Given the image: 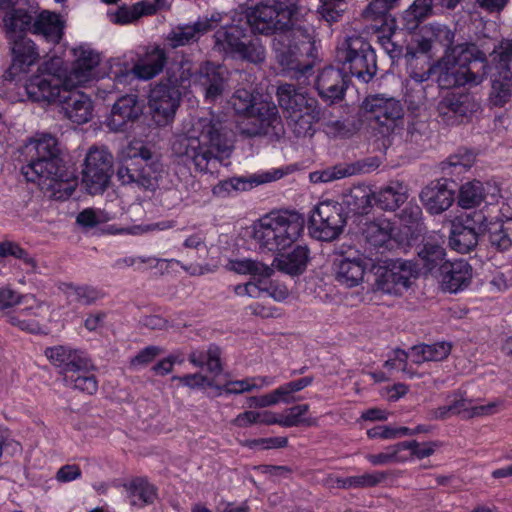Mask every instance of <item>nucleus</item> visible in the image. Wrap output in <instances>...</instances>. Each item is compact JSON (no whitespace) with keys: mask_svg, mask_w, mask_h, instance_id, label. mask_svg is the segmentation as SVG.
Segmentation results:
<instances>
[{"mask_svg":"<svg viewBox=\"0 0 512 512\" xmlns=\"http://www.w3.org/2000/svg\"><path fill=\"white\" fill-rule=\"evenodd\" d=\"M11 256L20 261V267L27 274L39 273L38 261L34 255L14 241L0 242V257Z\"/></svg>","mask_w":512,"mask_h":512,"instance_id":"obj_41","label":"nucleus"},{"mask_svg":"<svg viewBox=\"0 0 512 512\" xmlns=\"http://www.w3.org/2000/svg\"><path fill=\"white\" fill-rule=\"evenodd\" d=\"M290 36L287 33L280 34L274 39L276 59L283 70L292 73V77L307 76L312 70V64L302 60L303 56L311 50L312 37L307 35L300 45L290 44Z\"/></svg>","mask_w":512,"mask_h":512,"instance_id":"obj_14","label":"nucleus"},{"mask_svg":"<svg viewBox=\"0 0 512 512\" xmlns=\"http://www.w3.org/2000/svg\"><path fill=\"white\" fill-rule=\"evenodd\" d=\"M439 116L449 125L468 118L479 109V103L471 94L449 93L438 103Z\"/></svg>","mask_w":512,"mask_h":512,"instance_id":"obj_24","label":"nucleus"},{"mask_svg":"<svg viewBox=\"0 0 512 512\" xmlns=\"http://www.w3.org/2000/svg\"><path fill=\"white\" fill-rule=\"evenodd\" d=\"M277 177H271L266 174L264 177H234L225 181L220 182V184L216 187L217 193L225 192L230 194L234 191H245L251 189L254 185H259L265 182H269L271 180L276 179Z\"/></svg>","mask_w":512,"mask_h":512,"instance_id":"obj_50","label":"nucleus"},{"mask_svg":"<svg viewBox=\"0 0 512 512\" xmlns=\"http://www.w3.org/2000/svg\"><path fill=\"white\" fill-rule=\"evenodd\" d=\"M247 21L253 30L270 34L285 30L290 20L286 10L274 5L259 4L247 14Z\"/></svg>","mask_w":512,"mask_h":512,"instance_id":"obj_23","label":"nucleus"},{"mask_svg":"<svg viewBox=\"0 0 512 512\" xmlns=\"http://www.w3.org/2000/svg\"><path fill=\"white\" fill-rule=\"evenodd\" d=\"M64 292L70 303H78L83 306L92 305L103 297V294L98 289L86 285L75 286L68 284Z\"/></svg>","mask_w":512,"mask_h":512,"instance_id":"obj_49","label":"nucleus"},{"mask_svg":"<svg viewBox=\"0 0 512 512\" xmlns=\"http://www.w3.org/2000/svg\"><path fill=\"white\" fill-rule=\"evenodd\" d=\"M415 266L406 260L390 261L379 280L381 289L387 293H400L409 288L411 279L415 277Z\"/></svg>","mask_w":512,"mask_h":512,"instance_id":"obj_25","label":"nucleus"},{"mask_svg":"<svg viewBox=\"0 0 512 512\" xmlns=\"http://www.w3.org/2000/svg\"><path fill=\"white\" fill-rule=\"evenodd\" d=\"M75 57L71 70L65 75V87L77 88L99 78L98 65L100 54L86 45H80L72 50Z\"/></svg>","mask_w":512,"mask_h":512,"instance_id":"obj_21","label":"nucleus"},{"mask_svg":"<svg viewBox=\"0 0 512 512\" xmlns=\"http://www.w3.org/2000/svg\"><path fill=\"white\" fill-rule=\"evenodd\" d=\"M346 224L343 207L333 200L319 202L311 212L309 229L313 237L322 241L335 240Z\"/></svg>","mask_w":512,"mask_h":512,"instance_id":"obj_13","label":"nucleus"},{"mask_svg":"<svg viewBox=\"0 0 512 512\" xmlns=\"http://www.w3.org/2000/svg\"><path fill=\"white\" fill-rule=\"evenodd\" d=\"M142 113L138 98L134 94L125 95L114 103L107 126L114 132L123 131L129 122L135 121Z\"/></svg>","mask_w":512,"mask_h":512,"instance_id":"obj_29","label":"nucleus"},{"mask_svg":"<svg viewBox=\"0 0 512 512\" xmlns=\"http://www.w3.org/2000/svg\"><path fill=\"white\" fill-rule=\"evenodd\" d=\"M489 242L499 251H506L512 247V217L491 223L489 228Z\"/></svg>","mask_w":512,"mask_h":512,"instance_id":"obj_46","label":"nucleus"},{"mask_svg":"<svg viewBox=\"0 0 512 512\" xmlns=\"http://www.w3.org/2000/svg\"><path fill=\"white\" fill-rule=\"evenodd\" d=\"M26 149L29 159L21 169L26 180L37 183L42 190L57 198L63 196L62 192L70 196L74 188L67 182L57 138L42 134L30 141Z\"/></svg>","mask_w":512,"mask_h":512,"instance_id":"obj_2","label":"nucleus"},{"mask_svg":"<svg viewBox=\"0 0 512 512\" xmlns=\"http://www.w3.org/2000/svg\"><path fill=\"white\" fill-rule=\"evenodd\" d=\"M227 269L238 274H249L253 277L269 278L274 269L260 261L250 258L232 259L226 265Z\"/></svg>","mask_w":512,"mask_h":512,"instance_id":"obj_48","label":"nucleus"},{"mask_svg":"<svg viewBox=\"0 0 512 512\" xmlns=\"http://www.w3.org/2000/svg\"><path fill=\"white\" fill-rule=\"evenodd\" d=\"M475 161V155L469 151H459L451 155L444 165L459 169V172L466 171L472 167Z\"/></svg>","mask_w":512,"mask_h":512,"instance_id":"obj_63","label":"nucleus"},{"mask_svg":"<svg viewBox=\"0 0 512 512\" xmlns=\"http://www.w3.org/2000/svg\"><path fill=\"white\" fill-rule=\"evenodd\" d=\"M12 54L10 72L18 74L26 72L39 59V52L34 42L28 38H20L8 41Z\"/></svg>","mask_w":512,"mask_h":512,"instance_id":"obj_33","label":"nucleus"},{"mask_svg":"<svg viewBox=\"0 0 512 512\" xmlns=\"http://www.w3.org/2000/svg\"><path fill=\"white\" fill-rule=\"evenodd\" d=\"M272 268L275 266L279 271L295 276L302 274L309 260V249L305 245H297L291 252L275 253Z\"/></svg>","mask_w":512,"mask_h":512,"instance_id":"obj_34","label":"nucleus"},{"mask_svg":"<svg viewBox=\"0 0 512 512\" xmlns=\"http://www.w3.org/2000/svg\"><path fill=\"white\" fill-rule=\"evenodd\" d=\"M63 27L58 14L44 10L34 19L32 32L42 35L48 42L58 43L62 38Z\"/></svg>","mask_w":512,"mask_h":512,"instance_id":"obj_35","label":"nucleus"},{"mask_svg":"<svg viewBox=\"0 0 512 512\" xmlns=\"http://www.w3.org/2000/svg\"><path fill=\"white\" fill-rule=\"evenodd\" d=\"M512 97V80H505L494 74L492 80L491 91L489 94V102L496 107H503L510 101Z\"/></svg>","mask_w":512,"mask_h":512,"instance_id":"obj_51","label":"nucleus"},{"mask_svg":"<svg viewBox=\"0 0 512 512\" xmlns=\"http://www.w3.org/2000/svg\"><path fill=\"white\" fill-rule=\"evenodd\" d=\"M276 96L279 106L286 114L287 124L295 136H313L314 124L320 120L317 100L308 96L302 88L290 83L279 85Z\"/></svg>","mask_w":512,"mask_h":512,"instance_id":"obj_5","label":"nucleus"},{"mask_svg":"<svg viewBox=\"0 0 512 512\" xmlns=\"http://www.w3.org/2000/svg\"><path fill=\"white\" fill-rule=\"evenodd\" d=\"M438 84L443 89L477 86L488 74L485 54L475 44L456 45L439 64Z\"/></svg>","mask_w":512,"mask_h":512,"instance_id":"obj_3","label":"nucleus"},{"mask_svg":"<svg viewBox=\"0 0 512 512\" xmlns=\"http://www.w3.org/2000/svg\"><path fill=\"white\" fill-rule=\"evenodd\" d=\"M110 220V217L104 211L94 208H86L81 211L76 218L78 225L84 228H93L99 224Z\"/></svg>","mask_w":512,"mask_h":512,"instance_id":"obj_57","label":"nucleus"},{"mask_svg":"<svg viewBox=\"0 0 512 512\" xmlns=\"http://www.w3.org/2000/svg\"><path fill=\"white\" fill-rule=\"evenodd\" d=\"M112 160V155L106 149L94 147L89 150L82 177L89 194H99L107 188L111 176Z\"/></svg>","mask_w":512,"mask_h":512,"instance_id":"obj_16","label":"nucleus"},{"mask_svg":"<svg viewBox=\"0 0 512 512\" xmlns=\"http://www.w3.org/2000/svg\"><path fill=\"white\" fill-rule=\"evenodd\" d=\"M400 0H373L364 12L369 20H386L389 11L395 8Z\"/></svg>","mask_w":512,"mask_h":512,"instance_id":"obj_55","label":"nucleus"},{"mask_svg":"<svg viewBox=\"0 0 512 512\" xmlns=\"http://www.w3.org/2000/svg\"><path fill=\"white\" fill-rule=\"evenodd\" d=\"M165 173L164 165L153 159L151 151L141 147L138 156L125 160L117 169V178L123 185H134L154 190Z\"/></svg>","mask_w":512,"mask_h":512,"instance_id":"obj_8","label":"nucleus"},{"mask_svg":"<svg viewBox=\"0 0 512 512\" xmlns=\"http://www.w3.org/2000/svg\"><path fill=\"white\" fill-rule=\"evenodd\" d=\"M44 354L62 372L65 374L72 373L70 377L66 376L70 381L77 382L83 380L85 382H93L94 384L98 382L95 375L87 371L90 364L81 352L73 350L68 346L58 345L46 348Z\"/></svg>","mask_w":512,"mask_h":512,"instance_id":"obj_15","label":"nucleus"},{"mask_svg":"<svg viewBox=\"0 0 512 512\" xmlns=\"http://www.w3.org/2000/svg\"><path fill=\"white\" fill-rule=\"evenodd\" d=\"M319 13L327 22L338 21L346 8L345 0H322Z\"/></svg>","mask_w":512,"mask_h":512,"instance_id":"obj_58","label":"nucleus"},{"mask_svg":"<svg viewBox=\"0 0 512 512\" xmlns=\"http://www.w3.org/2000/svg\"><path fill=\"white\" fill-rule=\"evenodd\" d=\"M32 308H24L19 311H13L6 314V320L12 326H15L23 331L35 333L39 330V324L27 317L34 315Z\"/></svg>","mask_w":512,"mask_h":512,"instance_id":"obj_53","label":"nucleus"},{"mask_svg":"<svg viewBox=\"0 0 512 512\" xmlns=\"http://www.w3.org/2000/svg\"><path fill=\"white\" fill-rule=\"evenodd\" d=\"M450 402L452 405V414L460 415L464 419L493 415L502 404L500 400H493L487 404H482L480 399L472 398L461 390L453 394Z\"/></svg>","mask_w":512,"mask_h":512,"instance_id":"obj_27","label":"nucleus"},{"mask_svg":"<svg viewBox=\"0 0 512 512\" xmlns=\"http://www.w3.org/2000/svg\"><path fill=\"white\" fill-rule=\"evenodd\" d=\"M318 95L329 103H335L343 99L347 88L346 76L343 71L328 66L323 68L316 78L315 83Z\"/></svg>","mask_w":512,"mask_h":512,"instance_id":"obj_26","label":"nucleus"},{"mask_svg":"<svg viewBox=\"0 0 512 512\" xmlns=\"http://www.w3.org/2000/svg\"><path fill=\"white\" fill-rule=\"evenodd\" d=\"M231 105L236 114L244 116L246 118L259 101L256 100L255 96L246 89H238L234 92L231 97Z\"/></svg>","mask_w":512,"mask_h":512,"instance_id":"obj_52","label":"nucleus"},{"mask_svg":"<svg viewBox=\"0 0 512 512\" xmlns=\"http://www.w3.org/2000/svg\"><path fill=\"white\" fill-rule=\"evenodd\" d=\"M362 107L368 114V119L375 122L383 135L392 132L396 122L404 114L403 106L399 100L379 94L368 96Z\"/></svg>","mask_w":512,"mask_h":512,"instance_id":"obj_17","label":"nucleus"},{"mask_svg":"<svg viewBox=\"0 0 512 512\" xmlns=\"http://www.w3.org/2000/svg\"><path fill=\"white\" fill-rule=\"evenodd\" d=\"M162 352L163 350L158 346H147L131 359L130 364L134 368L146 366L162 354Z\"/></svg>","mask_w":512,"mask_h":512,"instance_id":"obj_64","label":"nucleus"},{"mask_svg":"<svg viewBox=\"0 0 512 512\" xmlns=\"http://www.w3.org/2000/svg\"><path fill=\"white\" fill-rule=\"evenodd\" d=\"M484 221V215L477 211L455 218L452 221L449 236L451 248L460 253L471 251L478 243Z\"/></svg>","mask_w":512,"mask_h":512,"instance_id":"obj_20","label":"nucleus"},{"mask_svg":"<svg viewBox=\"0 0 512 512\" xmlns=\"http://www.w3.org/2000/svg\"><path fill=\"white\" fill-rule=\"evenodd\" d=\"M337 60L343 70L363 82H369L376 74V55L371 45L360 36H350L337 49Z\"/></svg>","mask_w":512,"mask_h":512,"instance_id":"obj_9","label":"nucleus"},{"mask_svg":"<svg viewBox=\"0 0 512 512\" xmlns=\"http://www.w3.org/2000/svg\"><path fill=\"white\" fill-rule=\"evenodd\" d=\"M308 408L306 404L296 405L290 408L286 415L280 417L279 425L282 427H295L302 423L311 425L312 422L302 418L308 411Z\"/></svg>","mask_w":512,"mask_h":512,"instance_id":"obj_59","label":"nucleus"},{"mask_svg":"<svg viewBox=\"0 0 512 512\" xmlns=\"http://www.w3.org/2000/svg\"><path fill=\"white\" fill-rule=\"evenodd\" d=\"M304 223L297 211H271L254 223L252 237L262 252L280 253L302 237Z\"/></svg>","mask_w":512,"mask_h":512,"instance_id":"obj_4","label":"nucleus"},{"mask_svg":"<svg viewBox=\"0 0 512 512\" xmlns=\"http://www.w3.org/2000/svg\"><path fill=\"white\" fill-rule=\"evenodd\" d=\"M377 205L383 210H395L408 198V187L399 181H391L375 194Z\"/></svg>","mask_w":512,"mask_h":512,"instance_id":"obj_36","label":"nucleus"},{"mask_svg":"<svg viewBox=\"0 0 512 512\" xmlns=\"http://www.w3.org/2000/svg\"><path fill=\"white\" fill-rule=\"evenodd\" d=\"M367 268L368 260L361 255L353 258L341 256L333 262L335 280L347 288L358 286L363 281Z\"/></svg>","mask_w":512,"mask_h":512,"instance_id":"obj_28","label":"nucleus"},{"mask_svg":"<svg viewBox=\"0 0 512 512\" xmlns=\"http://www.w3.org/2000/svg\"><path fill=\"white\" fill-rule=\"evenodd\" d=\"M387 478V474L382 471L367 472L362 475L349 477H337L331 479L332 486L342 489L351 488H369L374 487L383 482Z\"/></svg>","mask_w":512,"mask_h":512,"instance_id":"obj_45","label":"nucleus"},{"mask_svg":"<svg viewBox=\"0 0 512 512\" xmlns=\"http://www.w3.org/2000/svg\"><path fill=\"white\" fill-rule=\"evenodd\" d=\"M241 134L248 137L268 136L278 140L284 133V125L277 106L273 102L261 100L239 124Z\"/></svg>","mask_w":512,"mask_h":512,"instance_id":"obj_12","label":"nucleus"},{"mask_svg":"<svg viewBox=\"0 0 512 512\" xmlns=\"http://www.w3.org/2000/svg\"><path fill=\"white\" fill-rule=\"evenodd\" d=\"M490 189L496 190V187H493L489 183H487L485 186L478 180L463 184L459 191V206L464 209H471L480 205L482 201L485 200L486 194Z\"/></svg>","mask_w":512,"mask_h":512,"instance_id":"obj_40","label":"nucleus"},{"mask_svg":"<svg viewBox=\"0 0 512 512\" xmlns=\"http://www.w3.org/2000/svg\"><path fill=\"white\" fill-rule=\"evenodd\" d=\"M451 344L448 342H437L433 344H419L411 347L408 352L397 349L394 351V357L388 359L384 367L390 371L395 370L401 373L406 379H412L416 372L412 367L408 368V361L412 364H423L431 361H442L448 357L451 352Z\"/></svg>","mask_w":512,"mask_h":512,"instance_id":"obj_11","label":"nucleus"},{"mask_svg":"<svg viewBox=\"0 0 512 512\" xmlns=\"http://www.w3.org/2000/svg\"><path fill=\"white\" fill-rule=\"evenodd\" d=\"M433 0H415L407 10L403 12V28L408 31L415 30L419 23L432 14Z\"/></svg>","mask_w":512,"mask_h":512,"instance_id":"obj_47","label":"nucleus"},{"mask_svg":"<svg viewBox=\"0 0 512 512\" xmlns=\"http://www.w3.org/2000/svg\"><path fill=\"white\" fill-rule=\"evenodd\" d=\"M346 203L355 212H363L371 204L370 191L365 187H354L347 196Z\"/></svg>","mask_w":512,"mask_h":512,"instance_id":"obj_56","label":"nucleus"},{"mask_svg":"<svg viewBox=\"0 0 512 512\" xmlns=\"http://www.w3.org/2000/svg\"><path fill=\"white\" fill-rule=\"evenodd\" d=\"M400 223L408 229L406 235L417 230L422 219V209L417 203L409 202L398 214Z\"/></svg>","mask_w":512,"mask_h":512,"instance_id":"obj_54","label":"nucleus"},{"mask_svg":"<svg viewBox=\"0 0 512 512\" xmlns=\"http://www.w3.org/2000/svg\"><path fill=\"white\" fill-rule=\"evenodd\" d=\"M237 55L250 62L259 63L265 59V50L258 41H249L244 42Z\"/></svg>","mask_w":512,"mask_h":512,"instance_id":"obj_61","label":"nucleus"},{"mask_svg":"<svg viewBox=\"0 0 512 512\" xmlns=\"http://www.w3.org/2000/svg\"><path fill=\"white\" fill-rule=\"evenodd\" d=\"M68 95L62 94L59 99L67 118L77 124L87 123L92 119L93 102L91 98L80 91L68 90Z\"/></svg>","mask_w":512,"mask_h":512,"instance_id":"obj_30","label":"nucleus"},{"mask_svg":"<svg viewBox=\"0 0 512 512\" xmlns=\"http://www.w3.org/2000/svg\"><path fill=\"white\" fill-rule=\"evenodd\" d=\"M62 60L52 58L38 69V73L32 75L25 84L28 98L35 102L59 101L63 93L72 88L65 87V75L61 73Z\"/></svg>","mask_w":512,"mask_h":512,"instance_id":"obj_10","label":"nucleus"},{"mask_svg":"<svg viewBox=\"0 0 512 512\" xmlns=\"http://www.w3.org/2000/svg\"><path fill=\"white\" fill-rule=\"evenodd\" d=\"M181 95L182 91L167 81H161L151 89L148 104L157 125H167L174 119Z\"/></svg>","mask_w":512,"mask_h":512,"instance_id":"obj_19","label":"nucleus"},{"mask_svg":"<svg viewBox=\"0 0 512 512\" xmlns=\"http://www.w3.org/2000/svg\"><path fill=\"white\" fill-rule=\"evenodd\" d=\"M222 20L220 13H213L211 17L198 18L193 24H179L173 27L166 36L167 44L176 49L191 45L200 40L208 31L214 28V23Z\"/></svg>","mask_w":512,"mask_h":512,"instance_id":"obj_22","label":"nucleus"},{"mask_svg":"<svg viewBox=\"0 0 512 512\" xmlns=\"http://www.w3.org/2000/svg\"><path fill=\"white\" fill-rule=\"evenodd\" d=\"M352 174V171L349 168L335 166L333 168H329L320 172L311 173L310 178L314 183H327L337 179H342L346 176Z\"/></svg>","mask_w":512,"mask_h":512,"instance_id":"obj_60","label":"nucleus"},{"mask_svg":"<svg viewBox=\"0 0 512 512\" xmlns=\"http://www.w3.org/2000/svg\"><path fill=\"white\" fill-rule=\"evenodd\" d=\"M124 487L128 493V499L132 506L143 507L151 504L156 498V489L144 478L133 479Z\"/></svg>","mask_w":512,"mask_h":512,"instance_id":"obj_42","label":"nucleus"},{"mask_svg":"<svg viewBox=\"0 0 512 512\" xmlns=\"http://www.w3.org/2000/svg\"><path fill=\"white\" fill-rule=\"evenodd\" d=\"M418 265H421L427 272H432L436 268L442 270V265L448 263L445 261V249L436 239H426L418 248Z\"/></svg>","mask_w":512,"mask_h":512,"instance_id":"obj_37","label":"nucleus"},{"mask_svg":"<svg viewBox=\"0 0 512 512\" xmlns=\"http://www.w3.org/2000/svg\"><path fill=\"white\" fill-rule=\"evenodd\" d=\"M420 199L430 214L438 215L451 207L455 197L453 190L444 183L436 182L421 191Z\"/></svg>","mask_w":512,"mask_h":512,"instance_id":"obj_32","label":"nucleus"},{"mask_svg":"<svg viewBox=\"0 0 512 512\" xmlns=\"http://www.w3.org/2000/svg\"><path fill=\"white\" fill-rule=\"evenodd\" d=\"M441 276L443 289L457 293L470 284L472 268L466 260H455L442 265Z\"/></svg>","mask_w":512,"mask_h":512,"instance_id":"obj_31","label":"nucleus"},{"mask_svg":"<svg viewBox=\"0 0 512 512\" xmlns=\"http://www.w3.org/2000/svg\"><path fill=\"white\" fill-rule=\"evenodd\" d=\"M408 451H409V460L413 458L416 459H424L431 456L436 448L438 447L437 442H424L419 443L416 440L407 441Z\"/></svg>","mask_w":512,"mask_h":512,"instance_id":"obj_62","label":"nucleus"},{"mask_svg":"<svg viewBox=\"0 0 512 512\" xmlns=\"http://www.w3.org/2000/svg\"><path fill=\"white\" fill-rule=\"evenodd\" d=\"M0 11L8 41L25 38L28 31H33L35 10L28 2L0 0Z\"/></svg>","mask_w":512,"mask_h":512,"instance_id":"obj_18","label":"nucleus"},{"mask_svg":"<svg viewBox=\"0 0 512 512\" xmlns=\"http://www.w3.org/2000/svg\"><path fill=\"white\" fill-rule=\"evenodd\" d=\"M166 61V52L159 46H155L147 50L136 61L133 53L111 59L108 76L113 80V86L119 84L125 86L134 78L150 80L163 71Z\"/></svg>","mask_w":512,"mask_h":512,"instance_id":"obj_7","label":"nucleus"},{"mask_svg":"<svg viewBox=\"0 0 512 512\" xmlns=\"http://www.w3.org/2000/svg\"><path fill=\"white\" fill-rule=\"evenodd\" d=\"M491 57L498 76L512 80V39H503L493 50Z\"/></svg>","mask_w":512,"mask_h":512,"instance_id":"obj_43","label":"nucleus"},{"mask_svg":"<svg viewBox=\"0 0 512 512\" xmlns=\"http://www.w3.org/2000/svg\"><path fill=\"white\" fill-rule=\"evenodd\" d=\"M180 90L192 86L199 87L205 95L206 100L212 102L220 97L227 87L224 69L212 62H204L198 69L189 59H183L176 72L172 73L166 80Z\"/></svg>","mask_w":512,"mask_h":512,"instance_id":"obj_6","label":"nucleus"},{"mask_svg":"<svg viewBox=\"0 0 512 512\" xmlns=\"http://www.w3.org/2000/svg\"><path fill=\"white\" fill-rule=\"evenodd\" d=\"M304 386H280L271 393L249 398V407H267L280 402L290 403L296 401L295 393Z\"/></svg>","mask_w":512,"mask_h":512,"instance_id":"obj_44","label":"nucleus"},{"mask_svg":"<svg viewBox=\"0 0 512 512\" xmlns=\"http://www.w3.org/2000/svg\"><path fill=\"white\" fill-rule=\"evenodd\" d=\"M229 132L219 117L210 113L194 118L177 134L171 145L174 156L191 163L195 170L206 173L211 166L230 155L232 144Z\"/></svg>","mask_w":512,"mask_h":512,"instance_id":"obj_1","label":"nucleus"},{"mask_svg":"<svg viewBox=\"0 0 512 512\" xmlns=\"http://www.w3.org/2000/svg\"><path fill=\"white\" fill-rule=\"evenodd\" d=\"M245 29L238 25L221 27L215 34V46L219 51L237 54L245 42Z\"/></svg>","mask_w":512,"mask_h":512,"instance_id":"obj_38","label":"nucleus"},{"mask_svg":"<svg viewBox=\"0 0 512 512\" xmlns=\"http://www.w3.org/2000/svg\"><path fill=\"white\" fill-rule=\"evenodd\" d=\"M394 227L390 220L379 217L365 224L363 235L374 247L384 246L393 236Z\"/></svg>","mask_w":512,"mask_h":512,"instance_id":"obj_39","label":"nucleus"}]
</instances>
